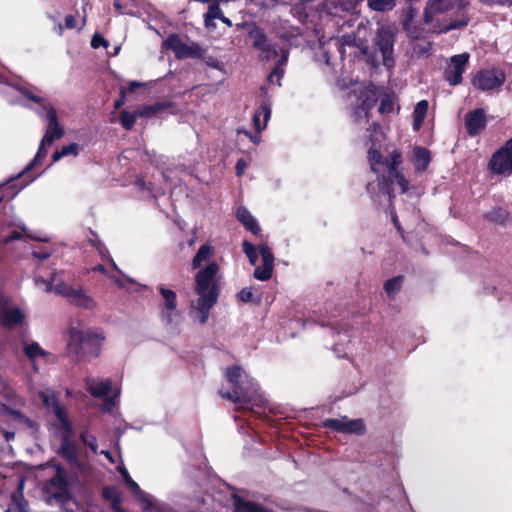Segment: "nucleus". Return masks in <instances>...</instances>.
I'll use <instances>...</instances> for the list:
<instances>
[{"mask_svg": "<svg viewBox=\"0 0 512 512\" xmlns=\"http://www.w3.org/2000/svg\"><path fill=\"white\" fill-rule=\"evenodd\" d=\"M118 471L121 474L123 481L127 484L132 493H140V486L131 478L128 470L125 467L118 466Z\"/></svg>", "mask_w": 512, "mask_h": 512, "instance_id": "49530a36", "label": "nucleus"}, {"mask_svg": "<svg viewBox=\"0 0 512 512\" xmlns=\"http://www.w3.org/2000/svg\"><path fill=\"white\" fill-rule=\"evenodd\" d=\"M445 0H430L424 9L423 19L426 24H431L434 19V14L446 12L449 7L444 4Z\"/></svg>", "mask_w": 512, "mask_h": 512, "instance_id": "393cba45", "label": "nucleus"}, {"mask_svg": "<svg viewBox=\"0 0 512 512\" xmlns=\"http://www.w3.org/2000/svg\"><path fill=\"white\" fill-rule=\"evenodd\" d=\"M483 218L489 223L505 226L510 220L509 212L503 207H494L483 214Z\"/></svg>", "mask_w": 512, "mask_h": 512, "instance_id": "5701e85b", "label": "nucleus"}, {"mask_svg": "<svg viewBox=\"0 0 512 512\" xmlns=\"http://www.w3.org/2000/svg\"><path fill=\"white\" fill-rule=\"evenodd\" d=\"M25 315L23 311L15 306L8 310H3L0 314V325L6 329H12L24 323Z\"/></svg>", "mask_w": 512, "mask_h": 512, "instance_id": "2eb2a0df", "label": "nucleus"}, {"mask_svg": "<svg viewBox=\"0 0 512 512\" xmlns=\"http://www.w3.org/2000/svg\"><path fill=\"white\" fill-rule=\"evenodd\" d=\"M427 111H428V101L421 100L416 104L414 111H413V116L421 117L422 119H425Z\"/></svg>", "mask_w": 512, "mask_h": 512, "instance_id": "3c124183", "label": "nucleus"}, {"mask_svg": "<svg viewBox=\"0 0 512 512\" xmlns=\"http://www.w3.org/2000/svg\"><path fill=\"white\" fill-rule=\"evenodd\" d=\"M506 80L505 73L496 68L479 70L471 80L474 88L486 92L500 88Z\"/></svg>", "mask_w": 512, "mask_h": 512, "instance_id": "423d86ee", "label": "nucleus"}, {"mask_svg": "<svg viewBox=\"0 0 512 512\" xmlns=\"http://www.w3.org/2000/svg\"><path fill=\"white\" fill-rule=\"evenodd\" d=\"M249 36L253 39L252 46L259 51V58L264 61H270L278 57L279 47L276 43H271L264 31L257 25L249 32Z\"/></svg>", "mask_w": 512, "mask_h": 512, "instance_id": "0eeeda50", "label": "nucleus"}, {"mask_svg": "<svg viewBox=\"0 0 512 512\" xmlns=\"http://www.w3.org/2000/svg\"><path fill=\"white\" fill-rule=\"evenodd\" d=\"M77 25H78V23H77V20H76V16L70 14V15H67L65 17L64 25L63 26L59 25V28L60 29H63V28H65V29H75V28H77Z\"/></svg>", "mask_w": 512, "mask_h": 512, "instance_id": "052dcab7", "label": "nucleus"}, {"mask_svg": "<svg viewBox=\"0 0 512 512\" xmlns=\"http://www.w3.org/2000/svg\"><path fill=\"white\" fill-rule=\"evenodd\" d=\"M367 159L370 164L371 170L375 173L379 171L378 166L383 165L384 163V157L382 153L380 152V150L374 147L369 148L367 153Z\"/></svg>", "mask_w": 512, "mask_h": 512, "instance_id": "58836bf2", "label": "nucleus"}, {"mask_svg": "<svg viewBox=\"0 0 512 512\" xmlns=\"http://www.w3.org/2000/svg\"><path fill=\"white\" fill-rule=\"evenodd\" d=\"M223 12L218 3H211L208 6L207 12L204 14V23L207 28L214 27L212 23L214 19H222Z\"/></svg>", "mask_w": 512, "mask_h": 512, "instance_id": "c9c22d12", "label": "nucleus"}, {"mask_svg": "<svg viewBox=\"0 0 512 512\" xmlns=\"http://www.w3.org/2000/svg\"><path fill=\"white\" fill-rule=\"evenodd\" d=\"M3 411L11 416L14 420L26 425L28 428L35 429L37 424L35 421L25 416L21 411L3 405Z\"/></svg>", "mask_w": 512, "mask_h": 512, "instance_id": "72a5a7b5", "label": "nucleus"}, {"mask_svg": "<svg viewBox=\"0 0 512 512\" xmlns=\"http://www.w3.org/2000/svg\"><path fill=\"white\" fill-rule=\"evenodd\" d=\"M24 353L31 361H34L38 357H44L47 355V352L43 350L37 342L25 344Z\"/></svg>", "mask_w": 512, "mask_h": 512, "instance_id": "a19ab883", "label": "nucleus"}, {"mask_svg": "<svg viewBox=\"0 0 512 512\" xmlns=\"http://www.w3.org/2000/svg\"><path fill=\"white\" fill-rule=\"evenodd\" d=\"M158 292L162 297L163 303L160 305L162 318L168 323H172L173 315L177 311V294L172 289L160 285Z\"/></svg>", "mask_w": 512, "mask_h": 512, "instance_id": "9b49d317", "label": "nucleus"}, {"mask_svg": "<svg viewBox=\"0 0 512 512\" xmlns=\"http://www.w3.org/2000/svg\"><path fill=\"white\" fill-rule=\"evenodd\" d=\"M464 4L460 5V11H458L457 18L452 19L448 24L439 26L437 33H448L455 29L466 27L470 22L469 15L464 11Z\"/></svg>", "mask_w": 512, "mask_h": 512, "instance_id": "aec40b11", "label": "nucleus"}, {"mask_svg": "<svg viewBox=\"0 0 512 512\" xmlns=\"http://www.w3.org/2000/svg\"><path fill=\"white\" fill-rule=\"evenodd\" d=\"M392 176H394V182L399 185L401 193H406L409 190V181L405 178V176L400 171L393 174Z\"/></svg>", "mask_w": 512, "mask_h": 512, "instance_id": "864d4df0", "label": "nucleus"}, {"mask_svg": "<svg viewBox=\"0 0 512 512\" xmlns=\"http://www.w3.org/2000/svg\"><path fill=\"white\" fill-rule=\"evenodd\" d=\"M51 145H48V143H45L41 140L38 151L33 159V161L26 167V169L19 173L15 178L11 179L9 183L11 182H17L16 184L11 185V187H16V191L14 194L18 193L20 190H22L25 186H27L33 179L30 180H23V176L27 170H30L33 166L41 164L44 158H46L49 148Z\"/></svg>", "mask_w": 512, "mask_h": 512, "instance_id": "ddd939ff", "label": "nucleus"}, {"mask_svg": "<svg viewBox=\"0 0 512 512\" xmlns=\"http://www.w3.org/2000/svg\"><path fill=\"white\" fill-rule=\"evenodd\" d=\"M237 297H238V300L243 303L253 302L254 298H253L252 288L251 287L242 288L240 290V292L238 293Z\"/></svg>", "mask_w": 512, "mask_h": 512, "instance_id": "5fc2aeb1", "label": "nucleus"}, {"mask_svg": "<svg viewBox=\"0 0 512 512\" xmlns=\"http://www.w3.org/2000/svg\"><path fill=\"white\" fill-rule=\"evenodd\" d=\"M322 427L329 428L335 432L343 434H355L362 436L366 433L367 429L363 419L349 420L347 416H343L339 419L328 418L322 422Z\"/></svg>", "mask_w": 512, "mask_h": 512, "instance_id": "6e6552de", "label": "nucleus"}, {"mask_svg": "<svg viewBox=\"0 0 512 512\" xmlns=\"http://www.w3.org/2000/svg\"><path fill=\"white\" fill-rule=\"evenodd\" d=\"M394 44L395 33L387 26L380 27L373 39V46L381 53L382 63L387 69L395 65Z\"/></svg>", "mask_w": 512, "mask_h": 512, "instance_id": "39448f33", "label": "nucleus"}, {"mask_svg": "<svg viewBox=\"0 0 512 512\" xmlns=\"http://www.w3.org/2000/svg\"><path fill=\"white\" fill-rule=\"evenodd\" d=\"M170 107H172L171 102H157L153 105H144L136 109V115L138 117L150 118Z\"/></svg>", "mask_w": 512, "mask_h": 512, "instance_id": "cd10ccee", "label": "nucleus"}, {"mask_svg": "<svg viewBox=\"0 0 512 512\" xmlns=\"http://www.w3.org/2000/svg\"><path fill=\"white\" fill-rule=\"evenodd\" d=\"M361 52L362 54H364L365 56H367V62L372 64V65H377L378 64V60H377V55L376 53H370L369 52V48L367 46H365L364 48L361 49Z\"/></svg>", "mask_w": 512, "mask_h": 512, "instance_id": "680f3d73", "label": "nucleus"}, {"mask_svg": "<svg viewBox=\"0 0 512 512\" xmlns=\"http://www.w3.org/2000/svg\"><path fill=\"white\" fill-rule=\"evenodd\" d=\"M397 0H367V5L372 11L387 12L396 7Z\"/></svg>", "mask_w": 512, "mask_h": 512, "instance_id": "e433bc0d", "label": "nucleus"}, {"mask_svg": "<svg viewBox=\"0 0 512 512\" xmlns=\"http://www.w3.org/2000/svg\"><path fill=\"white\" fill-rule=\"evenodd\" d=\"M11 302V298L3 293H0V314L3 310L10 309L9 304Z\"/></svg>", "mask_w": 512, "mask_h": 512, "instance_id": "e2e57ef3", "label": "nucleus"}, {"mask_svg": "<svg viewBox=\"0 0 512 512\" xmlns=\"http://www.w3.org/2000/svg\"><path fill=\"white\" fill-rule=\"evenodd\" d=\"M283 76H284V68L275 65L274 68L272 69V71L270 72V74L268 75V81L273 83L274 82V78L276 77L277 78V84L279 86H281V82L280 81H281Z\"/></svg>", "mask_w": 512, "mask_h": 512, "instance_id": "6e6d98bb", "label": "nucleus"}, {"mask_svg": "<svg viewBox=\"0 0 512 512\" xmlns=\"http://www.w3.org/2000/svg\"><path fill=\"white\" fill-rule=\"evenodd\" d=\"M377 181L378 190L381 194L386 195L388 199L396 197L393 189L394 176L388 173L378 177Z\"/></svg>", "mask_w": 512, "mask_h": 512, "instance_id": "c756f323", "label": "nucleus"}, {"mask_svg": "<svg viewBox=\"0 0 512 512\" xmlns=\"http://www.w3.org/2000/svg\"><path fill=\"white\" fill-rule=\"evenodd\" d=\"M43 404L48 408H53V412L56 415L57 407H64L61 405L57 399V397L52 394H41Z\"/></svg>", "mask_w": 512, "mask_h": 512, "instance_id": "8fccbe9b", "label": "nucleus"}, {"mask_svg": "<svg viewBox=\"0 0 512 512\" xmlns=\"http://www.w3.org/2000/svg\"><path fill=\"white\" fill-rule=\"evenodd\" d=\"M109 45L108 41L99 33H95L91 39V46L94 49L99 48L100 46H103L107 48Z\"/></svg>", "mask_w": 512, "mask_h": 512, "instance_id": "4d7b16f0", "label": "nucleus"}, {"mask_svg": "<svg viewBox=\"0 0 512 512\" xmlns=\"http://www.w3.org/2000/svg\"><path fill=\"white\" fill-rule=\"evenodd\" d=\"M137 118L138 115H136V110L133 112L122 110L120 112V122L125 130H131L134 127Z\"/></svg>", "mask_w": 512, "mask_h": 512, "instance_id": "79ce46f5", "label": "nucleus"}, {"mask_svg": "<svg viewBox=\"0 0 512 512\" xmlns=\"http://www.w3.org/2000/svg\"><path fill=\"white\" fill-rule=\"evenodd\" d=\"M23 94H24V96H25L27 99H29V100H31V101H33V102L37 103V104L39 105V108H40L43 112H45V114H46V113H48V111H49L51 108H54V107L51 105V103H50L47 99H45V98H43V97H40V96H37V95L33 94L32 92H30V91H28V90H26Z\"/></svg>", "mask_w": 512, "mask_h": 512, "instance_id": "c03bdc74", "label": "nucleus"}, {"mask_svg": "<svg viewBox=\"0 0 512 512\" xmlns=\"http://www.w3.org/2000/svg\"><path fill=\"white\" fill-rule=\"evenodd\" d=\"M271 116V106L267 101L262 102L253 115L254 127L257 131H262L266 128L267 122Z\"/></svg>", "mask_w": 512, "mask_h": 512, "instance_id": "412c9836", "label": "nucleus"}, {"mask_svg": "<svg viewBox=\"0 0 512 512\" xmlns=\"http://www.w3.org/2000/svg\"><path fill=\"white\" fill-rule=\"evenodd\" d=\"M167 49L175 53L176 58L179 57L184 43L177 33L170 34L164 42Z\"/></svg>", "mask_w": 512, "mask_h": 512, "instance_id": "ea45409f", "label": "nucleus"}, {"mask_svg": "<svg viewBox=\"0 0 512 512\" xmlns=\"http://www.w3.org/2000/svg\"><path fill=\"white\" fill-rule=\"evenodd\" d=\"M402 163V153L398 150H394L389 155L384 158L383 166H386L388 169V173L393 175L399 172V166Z\"/></svg>", "mask_w": 512, "mask_h": 512, "instance_id": "2f4dec72", "label": "nucleus"}, {"mask_svg": "<svg viewBox=\"0 0 512 512\" xmlns=\"http://www.w3.org/2000/svg\"><path fill=\"white\" fill-rule=\"evenodd\" d=\"M242 249L245 255L248 257L251 265H255L258 261V252L254 244L247 240L242 243Z\"/></svg>", "mask_w": 512, "mask_h": 512, "instance_id": "de8ad7c7", "label": "nucleus"}, {"mask_svg": "<svg viewBox=\"0 0 512 512\" xmlns=\"http://www.w3.org/2000/svg\"><path fill=\"white\" fill-rule=\"evenodd\" d=\"M278 51H279V55L278 56H280V58L276 62L275 65H277L279 67H284L287 64V62H288L289 49L287 47H280Z\"/></svg>", "mask_w": 512, "mask_h": 512, "instance_id": "13d9d810", "label": "nucleus"}, {"mask_svg": "<svg viewBox=\"0 0 512 512\" xmlns=\"http://www.w3.org/2000/svg\"><path fill=\"white\" fill-rule=\"evenodd\" d=\"M79 153V145L77 143H70L68 145L63 146L60 150H56L53 155L52 159L53 162H57L63 157L66 156H77Z\"/></svg>", "mask_w": 512, "mask_h": 512, "instance_id": "4c0bfd02", "label": "nucleus"}, {"mask_svg": "<svg viewBox=\"0 0 512 512\" xmlns=\"http://www.w3.org/2000/svg\"><path fill=\"white\" fill-rule=\"evenodd\" d=\"M75 287L67 284L63 280L56 281L53 277L51 280L46 282V291L53 292L56 295L69 298L72 292H74Z\"/></svg>", "mask_w": 512, "mask_h": 512, "instance_id": "b1692460", "label": "nucleus"}, {"mask_svg": "<svg viewBox=\"0 0 512 512\" xmlns=\"http://www.w3.org/2000/svg\"><path fill=\"white\" fill-rule=\"evenodd\" d=\"M45 119L48 121V125L42 141L52 145L55 140H58L64 135V128L59 124L57 110L51 108L48 113L45 114Z\"/></svg>", "mask_w": 512, "mask_h": 512, "instance_id": "4468645a", "label": "nucleus"}, {"mask_svg": "<svg viewBox=\"0 0 512 512\" xmlns=\"http://www.w3.org/2000/svg\"><path fill=\"white\" fill-rule=\"evenodd\" d=\"M80 441L88 447L93 453H97L98 450V442L95 435L90 434L88 430H84L79 435Z\"/></svg>", "mask_w": 512, "mask_h": 512, "instance_id": "37998d69", "label": "nucleus"}, {"mask_svg": "<svg viewBox=\"0 0 512 512\" xmlns=\"http://www.w3.org/2000/svg\"><path fill=\"white\" fill-rule=\"evenodd\" d=\"M22 238V234L19 231L13 230L8 236H6L3 240L5 244L11 243L16 240H20Z\"/></svg>", "mask_w": 512, "mask_h": 512, "instance_id": "338daca9", "label": "nucleus"}, {"mask_svg": "<svg viewBox=\"0 0 512 512\" xmlns=\"http://www.w3.org/2000/svg\"><path fill=\"white\" fill-rule=\"evenodd\" d=\"M246 167H247V163H246L245 159H243V158L238 159L236 162V165H235L236 175L237 176L243 175Z\"/></svg>", "mask_w": 512, "mask_h": 512, "instance_id": "69168bd1", "label": "nucleus"}, {"mask_svg": "<svg viewBox=\"0 0 512 512\" xmlns=\"http://www.w3.org/2000/svg\"><path fill=\"white\" fill-rule=\"evenodd\" d=\"M141 503H143L145 505L144 509L145 510H150L152 508V501L150 499V496L141 490L140 493H133Z\"/></svg>", "mask_w": 512, "mask_h": 512, "instance_id": "bf43d9fd", "label": "nucleus"}, {"mask_svg": "<svg viewBox=\"0 0 512 512\" xmlns=\"http://www.w3.org/2000/svg\"><path fill=\"white\" fill-rule=\"evenodd\" d=\"M112 389V382L110 379L102 381L96 385L88 387V392L96 398L108 396Z\"/></svg>", "mask_w": 512, "mask_h": 512, "instance_id": "f704fd0d", "label": "nucleus"}, {"mask_svg": "<svg viewBox=\"0 0 512 512\" xmlns=\"http://www.w3.org/2000/svg\"><path fill=\"white\" fill-rule=\"evenodd\" d=\"M55 416L58 421L56 424L58 430H65L66 427L72 425L65 407H57Z\"/></svg>", "mask_w": 512, "mask_h": 512, "instance_id": "a18cd8bd", "label": "nucleus"}, {"mask_svg": "<svg viewBox=\"0 0 512 512\" xmlns=\"http://www.w3.org/2000/svg\"><path fill=\"white\" fill-rule=\"evenodd\" d=\"M206 51L199 46L197 43H192L191 45H187L184 43L181 53L178 59L185 58H195V59H204V54Z\"/></svg>", "mask_w": 512, "mask_h": 512, "instance_id": "7c9ffc66", "label": "nucleus"}, {"mask_svg": "<svg viewBox=\"0 0 512 512\" xmlns=\"http://www.w3.org/2000/svg\"><path fill=\"white\" fill-rule=\"evenodd\" d=\"M416 11L412 7H409L406 11L403 19L401 20L402 29L406 32L407 36L411 39H421L423 37L422 28L414 25V17Z\"/></svg>", "mask_w": 512, "mask_h": 512, "instance_id": "dca6fc26", "label": "nucleus"}, {"mask_svg": "<svg viewBox=\"0 0 512 512\" xmlns=\"http://www.w3.org/2000/svg\"><path fill=\"white\" fill-rule=\"evenodd\" d=\"M469 54L462 53L453 55L444 70V80L449 83L450 86L460 85L463 81V73L469 62Z\"/></svg>", "mask_w": 512, "mask_h": 512, "instance_id": "1a4fd4ad", "label": "nucleus"}, {"mask_svg": "<svg viewBox=\"0 0 512 512\" xmlns=\"http://www.w3.org/2000/svg\"><path fill=\"white\" fill-rule=\"evenodd\" d=\"M236 218L247 231L251 232L255 236H260L261 229L256 219L247 208L239 207L236 212Z\"/></svg>", "mask_w": 512, "mask_h": 512, "instance_id": "f3484780", "label": "nucleus"}, {"mask_svg": "<svg viewBox=\"0 0 512 512\" xmlns=\"http://www.w3.org/2000/svg\"><path fill=\"white\" fill-rule=\"evenodd\" d=\"M391 221L395 227V229L397 230V232L400 234L401 238L403 240H405V232H404V229L398 219V216L397 215H393V217L391 218Z\"/></svg>", "mask_w": 512, "mask_h": 512, "instance_id": "0e129e2a", "label": "nucleus"}, {"mask_svg": "<svg viewBox=\"0 0 512 512\" xmlns=\"http://www.w3.org/2000/svg\"><path fill=\"white\" fill-rule=\"evenodd\" d=\"M234 512H272V510L255 502L245 500L241 497H236L234 502Z\"/></svg>", "mask_w": 512, "mask_h": 512, "instance_id": "bb28decb", "label": "nucleus"}, {"mask_svg": "<svg viewBox=\"0 0 512 512\" xmlns=\"http://www.w3.org/2000/svg\"><path fill=\"white\" fill-rule=\"evenodd\" d=\"M377 103L376 94L372 91H367L362 93L358 98V105L360 106L361 111L364 113V117L367 121L370 119L371 110Z\"/></svg>", "mask_w": 512, "mask_h": 512, "instance_id": "a878e982", "label": "nucleus"}, {"mask_svg": "<svg viewBox=\"0 0 512 512\" xmlns=\"http://www.w3.org/2000/svg\"><path fill=\"white\" fill-rule=\"evenodd\" d=\"M214 254L210 244H203L199 247L192 259V268L199 269L194 276L193 291L198 296L195 304L191 305L194 318L200 325H205L210 316V310L218 302L221 292L220 267L217 262L212 261L204 268L202 263L208 261Z\"/></svg>", "mask_w": 512, "mask_h": 512, "instance_id": "f257e3e1", "label": "nucleus"}, {"mask_svg": "<svg viewBox=\"0 0 512 512\" xmlns=\"http://www.w3.org/2000/svg\"><path fill=\"white\" fill-rule=\"evenodd\" d=\"M102 497L110 503L120 499L122 497L121 492L116 486H105L102 489Z\"/></svg>", "mask_w": 512, "mask_h": 512, "instance_id": "09e8293b", "label": "nucleus"}, {"mask_svg": "<svg viewBox=\"0 0 512 512\" xmlns=\"http://www.w3.org/2000/svg\"><path fill=\"white\" fill-rule=\"evenodd\" d=\"M259 254L262 258V266H257L254 269L253 276L260 281H267L272 277L274 269L275 257L267 243H261L258 246Z\"/></svg>", "mask_w": 512, "mask_h": 512, "instance_id": "9d476101", "label": "nucleus"}, {"mask_svg": "<svg viewBox=\"0 0 512 512\" xmlns=\"http://www.w3.org/2000/svg\"><path fill=\"white\" fill-rule=\"evenodd\" d=\"M394 104L390 97H384L381 99L380 105H379V112L381 114H389L393 112Z\"/></svg>", "mask_w": 512, "mask_h": 512, "instance_id": "603ef678", "label": "nucleus"}, {"mask_svg": "<svg viewBox=\"0 0 512 512\" xmlns=\"http://www.w3.org/2000/svg\"><path fill=\"white\" fill-rule=\"evenodd\" d=\"M103 336L92 331L69 330L68 351L78 360L97 358L101 353Z\"/></svg>", "mask_w": 512, "mask_h": 512, "instance_id": "7ed1b4c3", "label": "nucleus"}, {"mask_svg": "<svg viewBox=\"0 0 512 512\" xmlns=\"http://www.w3.org/2000/svg\"><path fill=\"white\" fill-rule=\"evenodd\" d=\"M487 170L497 176L512 174V137L493 152L487 163Z\"/></svg>", "mask_w": 512, "mask_h": 512, "instance_id": "20e7f679", "label": "nucleus"}, {"mask_svg": "<svg viewBox=\"0 0 512 512\" xmlns=\"http://www.w3.org/2000/svg\"><path fill=\"white\" fill-rule=\"evenodd\" d=\"M431 162V152L425 148L416 146L413 150V164L417 173H423L427 170Z\"/></svg>", "mask_w": 512, "mask_h": 512, "instance_id": "6ab92c4d", "label": "nucleus"}, {"mask_svg": "<svg viewBox=\"0 0 512 512\" xmlns=\"http://www.w3.org/2000/svg\"><path fill=\"white\" fill-rule=\"evenodd\" d=\"M226 377L232 390L219 391L222 398L238 404L237 411H249L258 417L265 414L267 399L260 392L258 384L240 366L228 367Z\"/></svg>", "mask_w": 512, "mask_h": 512, "instance_id": "f03ea898", "label": "nucleus"}, {"mask_svg": "<svg viewBox=\"0 0 512 512\" xmlns=\"http://www.w3.org/2000/svg\"><path fill=\"white\" fill-rule=\"evenodd\" d=\"M68 299L71 304L80 308L92 310L96 306L93 298L86 294L81 287L75 288Z\"/></svg>", "mask_w": 512, "mask_h": 512, "instance_id": "4be33fe9", "label": "nucleus"}, {"mask_svg": "<svg viewBox=\"0 0 512 512\" xmlns=\"http://www.w3.org/2000/svg\"><path fill=\"white\" fill-rule=\"evenodd\" d=\"M49 485L58 489V492L53 493L54 498L63 499L64 495H67L68 481L65 476V471L62 467H57L55 475L49 480Z\"/></svg>", "mask_w": 512, "mask_h": 512, "instance_id": "a211bd4d", "label": "nucleus"}, {"mask_svg": "<svg viewBox=\"0 0 512 512\" xmlns=\"http://www.w3.org/2000/svg\"><path fill=\"white\" fill-rule=\"evenodd\" d=\"M208 66L218 69L220 67V62L214 58L213 56L206 57L204 55V59H202Z\"/></svg>", "mask_w": 512, "mask_h": 512, "instance_id": "774afa93", "label": "nucleus"}, {"mask_svg": "<svg viewBox=\"0 0 512 512\" xmlns=\"http://www.w3.org/2000/svg\"><path fill=\"white\" fill-rule=\"evenodd\" d=\"M487 126V118L483 108H476L466 114L465 128L469 136H478Z\"/></svg>", "mask_w": 512, "mask_h": 512, "instance_id": "f8f14e48", "label": "nucleus"}, {"mask_svg": "<svg viewBox=\"0 0 512 512\" xmlns=\"http://www.w3.org/2000/svg\"><path fill=\"white\" fill-rule=\"evenodd\" d=\"M61 444L57 453L68 461L76 459L77 446L72 439H60Z\"/></svg>", "mask_w": 512, "mask_h": 512, "instance_id": "c85d7f7f", "label": "nucleus"}, {"mask_svg": "<svg viewBox=\"0 0 512 512\" xmlns=\"http://www.w3.org/2000/svg\"><path fill=\"white\" fill-rule=\"evenodd\" d=\"M404 281L403 275L392 277L384 282V291L390 299H394L395 295L401 290Z\"/></svg>", "mask_w": 512, "mask_h": 512, "instance_id": "473e14b6", "label": "nucleus"}]
</instances>
